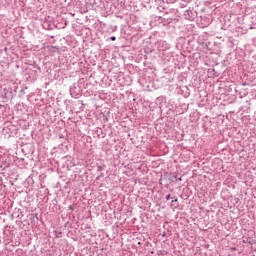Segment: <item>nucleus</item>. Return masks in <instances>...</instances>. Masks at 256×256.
Masks as SVG:
<instances>
[{
    "label": "nucleus",
    "instance_id": "f257e3e1",
    "mask_svg": "<svg viewBox=\"0 0 256 256\" xmlns=\"http://www.w3.org/2000/svg\"><path fill=\"white\" fill-rule=\"evenodd\" d=\"M116 39H117V38H116L115 36L110 37V40H111V41H116Z\"/></svg>",
    "mask_w": 256,
    "mask_h": 256
},
{
    "label": "nucleus",
    "instance_id": "f03ea898",
    "mask_svg": "<svg viewBox=\"0 0 256 256\" xmlns=\"http://www.w3.org/2000/svg\"><path fill=\"white\" fill-rule=\"evenodd\" d=\"M170 195L167 196V199H169Z\"/></svg>",
    "mask_w": 256,
    "mask_h": 256
}]
</instances>
